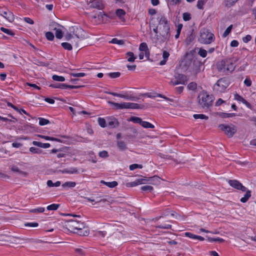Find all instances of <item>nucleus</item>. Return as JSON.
<instances>
[{"label": "nucleus", "instance_id": "603ef678", "mask_svg": "<svg viewBox=\"0 0 256 256\" xmlns=\"http://www.w3.org/2000/svg\"><path fill=\"white\" fill-rule=\"evenodd\" d=\"M208 240L210 242H222L224 240L220 238H212L208 236Z\"/></svg>", "mask_w": 256, "mask_h": 256}, {"label": "nucleus", "instance_id": "393cba45", "mask_svg": "<svg viewBox=\"0 0 256 256\" xmlns=\"http://www.w3.org/2000/svg\"><path fill=\"white\" fill-rule=\"evenodd\" d=\"M108 227H110V226H108L107 227L104 228L105 230L98 231L96 232V235L98 236L104 238L107 234V233L108 232L109 235L110 236L111 234L108 231Z\"/></svg>", "mask_w": 256, "mask_h": 256}, {"label": "nucleus", "instance_id": "49530a36", "mask_svg": "<svg viewBox=\"0 0 256 256\" xmlns=\"http://www.w3.org/2000/svg\"><path fill=\"white\" fill-rule=\"evenodd\" d=\"M56 36L58 39H60L63 37V32L60 28H56L55 32Z\"/></svg>", "mask_w": 256, "mask_h": 256}, {"label": "nucleus", "instance_id": "69168bd1", "mask_svg": "<svg viewBox=\"0 0 256 256\" xmlns=\"http://www.w3.org/2000/svg\"><path fill=\"white\" fill-rule=\"evenodd\" d=\"M106 93L108 94H111L113 96H118V97H120V98H123L124 97V94H118V93H116V92H106Z\"/></svg>", "mask_w": 256, "mask_h": 256}, {"label": "nucleus", "instance_id": "4468645a", "mask_svg": "<svg viewBox=\"0 0 256 256\" xmlns=\"http://www.w3.org/2000/svg\"><path fill=\"white\" fill-rule=\"evenodd\" d=\"M118 120L114 117L107 118L106 125L110 128H115L118 126Z\"/></svg>", "mask_w": 256, "mask_h": 256}, {"label": "nucleus", "instance_id": "cd10ccee", "mask_svg": "<svg viewBox=\"0 0 256 256\" xmlns=\"http://www.w3.org/2000/svg\"><path fill=\"white\" fill-rule=\"evenodd\" d=\"M239 0H224V4L226 7L230 8L234 6Z\"/></svg>", "mask_w": 256, "mask_h": 256}, {"label": "nucleus", "instance_id": "ddd939ff", "mask_svg": "<svg viewBox=\"0 0 256 256\" xmlns=\"http://www.w3.org/2000/svg\"><path fill=\"white\" fill-rule=\"evenodd\" d=\"M146 106L144 104L132 102H125V108L126 109H144Z\"/></svg>", "mask_w": 256, "mask_h": 256}, {"label": "nucleus", "instance_id": "6e6552de", "mask_svg": "<svg viewBox=\"0 0 256 256\" xmlns=\"http://www.w3.org/2000/svg\"><path fill=\"white\" fill-rule=\"evenodd\" d=\"M228 183L232 187L234 188L244 192L246 188L242 185L238 180H230L228 181Z\"/></svg>", "mask_w": 256, "mask_h": 256}, {"label": "nucleus", "instance_id": "f257e3e1", "mask_svg": "<svg viewBox=\"0 0 256 256\" xmlns=\"http://www.w3.org/2000/svg\"><path fill=\"white\" fill-rule=\"evenodd\" d=\"M64 227L70 232H76L80 236H87L88 232L87 230H83L86 227V224L77 220L70 219L66 220Z\"/></svg>", "mask_w": 256, "mask_h": 256}, {"label": "nucleus", "instance_id": "b1692460", "mask_svg": "<svg viewBox=\"0 0 256 256\" xmlns=\"http://www.w3.org/2000/svg\"><path fill=\"white\" fill-rule=\"evenodd\" d=\"M32 144L34 146L44 148H48L50 146V144L49 143H42L37 141H33Z\"/></svg>", "mask_w": 256, "mask_h": 256}, {"label": "nucleus", "instance_id": "2eb2a0df", "mask_svg": "<svg viewBox=\"0 0 256 256\" xmlns=\"http://www.w3.org/2000/svg\"><path fill=\"white\" fill-rule=\"evenodd\" d=\"M227 60H222L217 64V69L218 72L226 73Z\"/></svg>", "mask_w": 256, "mask_h": 256}, {"label": "nucleus", "instance_id": "f03ea898", "mask_svg": "<svg viewBox=\"0 0 256 256\" xmlns=\"http://www.w3.org/2000/svg\"><path fill=\"white\" fill-rule=\"evenodd\" d=\"M158 20L159 29L160 30V34L164 38H170V22L164 16H160L158 18Z\"/></svg>", "mask_w": 256, "mask_h": 256}, {"label": "nucleus", "instance_id": "79ce46f5", "mask_svg": "<svg viewBox=\"0 0 256 256\" xmlns=\"http://www.w3.org/2000/svg\"><path fill=\"white\" fill-rule=\"evenodd\" d=\"M104 16H106L107 17L108 16L104 12H100L98 13V14H96V15L94 16H92V18H98V19H100V18L102 19L104 18Z\"/></svg>", "mask_w": 256, "mask_h": 256}, {"label": "nucleus", "instance_id": "8fccbe9b", "mask_svg": "<svg viewBox=\"0 0 256 256\" xmlns=\"http://www.w3.org/2000/svg\"><path fill=\"white\" fill-rule=\"evenodd\" d=\"M44 208L40 207L38 208L32 209L30 210V212L32 213H41L43 212L44 211Z\"/></svg>", "mask_w": 256, "mask_h": 256}, {"label": "nucleus", "instance_id": "ea45409f", "mask_svg": "<svg viewBox=\"0 0 256 256\" xmlns=\"http://www.w3.org/2000/svg\"><path fill=\"white\" fill-rule=\"evenodd\" d=\"M98 124L102 128H105L106 126V122L104 118H99L98 120Z\"/></svg>", "mask_w": 256, "mask_h": 256}, {"label": "nucleus", "instance_id": "4be33fe9", "mask_svg": "<svg viewBox=\"0 0 256 256\" xmlns=\"http://www.w3.org/2000/svg\"><path fill=\"white\" fill-rule=\"evenodd\" d=\"M244 192L246 194H244V197L242 198L240 200V202L242 203L247 202L251 196V190L246 188Z\"/></svg>", "mask_w": 256, "mask_h": 256}, {"label": "nucleus", "instance_id": "dca6fc26", "mask_svg": "<svg viewBox=\"0 0 256 256\" xmlns=\"http://www.w3.org/2000/svg\"><path fill=\"white\" fill-rule=\"evenodd\" d=\"M234 99L244 104L248 108H252V105L250 103L247 102L244 98L242 96H240L238 94H236L234 95Z\"/></svg>", "mask_w": 256, "mask_h": 256}, {"label": "nucleus", "instance_id": "c756f323", "mask_svg": "<svg viewBox=\"0 0 256 256\" xmlns=\"http://www.w3.org/2000/svg\"><path fill=\"white\" fill-rule=\"evenodd\" d=\"M101 183L104 184L106 186L110 188L116 187L118 184V182L116 181H113L112 182H106L104 180H102Z\"/></svg>", "mask_w": 256, "mask_h": 256}, {"label": "nucleus", "instance_id": "13d9d810", "mask_svg": "<svg viewBox=\"0 0 256 256\" xmlns=\"http://www.w3.org/2000/svg\"><path fill=\"white\" fill-rule=\"evenodd\" d=\"M142 167L143 166L142 164H134L130 166V170H134L136 168H142Z\"/></svg>", "mask_w": 256, "mask_h": 256}, {"label": "nucleus", "instance_id": "bb28decb", "mask_svg": "<svg viewBox=\"0 0 256 256\" xmlns=\"http://www.w3.org/2000/svg\"><path fill=\"white\" fill-rule=\"evenodd\" d=\"M116 145L120 150L124 151L127 149L126 144L124 141L118 140Z\"/></svg>", "mask_w": 256, "mask_h": 256}, {"label": "nucleus", "instance_id": "a878e982", "mask_svg": "<svg viewBox=\"0 0 256 256\" xmlns=\"http://www.w3.org/2000/svg\"><path fill=\"white\" fill-rule=\"evenodd\" d=\"M218 116L222 118H227L234 116H236L235 113H226L222 112H219L217 113Z\"/></svg>", "mask_w": 256, "mask_h": 256}, {"label": "nucleus", "instance_id": "5fc2aeb1", "mask_svg": "<svg viewBox=\"0 0 256 256\" xmlns=\"http://www.w3.org/2000/svg\"><path fill=\"white\" fill-rule=\"evenodd\" d=\"M46 37L48 40H52L54 39V34L52 32H48L46 33Z\"/></svg>", "mask_w": 256, "mask_h": 256}, {"label": "nucleus", "instance_id": "de8ad7c7", "mask_svg": "<svg viewBox=\"0 0 256 256\" xmlns=\"http://www.w3.org/2000/svg\"><path fill=\"white\" fill-rule=\"evenodd\" d=\"M52 78L53 80L58 82H64L65 80L64 77L55 74L52 76Z\"/></svg>", "mask_w": 256, "mask_h": 256}, {"label": "nucleus", "instance_id": "c03bdc74", "mask_svg": "<svg viewBox=\"0 0 256 256\" xmlns=\"http://www.w3.org/2000/svg\"><path fill=\"white\" fill-rule=\"evenodd\" d=\"M38 120L39 124L40 126H44L50 123V120L42 118H39Z\"/></svg>", "mask_w": 256, "mask_h": 256}, {"label": "nucleus", "instance_id": "c9c22d12", "mask_svg": "<svg viewBox=\"0 0 256 256\" xmlns=\"http://www.w3.org/2000/svg\"><path fill=\"white\" fill-rule=\"evenodd\" d=\"M60 184H61L60 182V181H57L55 183H54L52 182V180H48L47 181V185L49 187H53V186L57 187V186H60Z\"/></svg>", "mask_w": 256, "mask_h": 256}, {"label": "nucleus", "instance_id": "09e8293b", "mask_svg": "<svg viewBox=\"0 0 256 256\" xmlns=\"http://www.w3.org/2000/svg\"><path fill=\"white\" fill-rule=\"evenodd\" d=\"M148 45L146 42H142L140 44L139 46V50L142 52H145L148 50Z\"/></svg>", "mask_w": 256, "mask_h": 256}, {"label": "nucleus", "instance_id": "052dcab7", "mask_svg": "<svg viewBox=\"0 0 256 256\" xmlns=\"http://www.w3.org/2000/svg\"><path fill=\"white\" fill-rule=\"evenodd\" d=\"M108 75L112 78H118L120 76V72H110L108 74Z\"/></svg>", "mask_w": 256, "mask_h": 256}, {"label": "nucleus", "instance_id": "e2e57ef3", "mask_svg": "<svg viewBox=\"0 0 256 256\" xmlns=\"http://www.w3.org/2000/svg\"><path fill=\"white\" fill-rule=\"evenodd\" d=\"M188 88L190 90H194L197 88V84L194 82H190L188 86Z\"/></svg>", "mask_w": 256, "mask_h": 256}, {"label": "nucleus", "instance_id": "473e14b6", "mask_svg": "<svg viewBox=\"0 0 256 256\" xmlns=\"http://www.w3.org/2000/svg\"><path fill=\"white\" fill-rule=\"evenodd\" d=\"M129 121L132 122L134 124H141L142 120L140 118L136 117V116H131L129 120Z\"/></svg>", "mask_w": 256, "mask_h": 256}, {"label": "nucleus", "instance_id": "2f4dec72", "mask_svg": "<svg viewBox=\"0 0 256 256\" xmlns=\"http://www.w3.org/2000/svg\"><path fill=\"white\" fill-rule=\"evenodd\" d=\"M76 186V182H66L62 184V186L64 188L66 187L72 188Z\"/></svg>", "mask_w": 256, "mask_h": 256}, {"label": "nucleus", "instance_id": "4d7b16f0", "mask_svg": "<svg viewBox=\"0 0 256 256\" xmlns=\"http://www.w3.org/2000/svg\"><path fill=\"white\" fill-rule=\"evenodd\" d=\"M140 190L142 191L150 192L154 190V188L150 186H144L141 187Z\"/></svg>", "mask_w": 256, "mask_h": 256}, {"label": "nucleus", "instance_id": "0e129e2a", "mask_svg": "<svg viewBox=\"0 0 256 256\" xmlns=\"http://www.w3.org/2000/svg\"><path fill=\"white\" fill-rule=\"evenodd\" d=\"M182 18L184 21H188L191 19V14L188 12H184Z\"/></svg>", "mask_w": 256, "mask_h": 256}, {"label": "nucleus", "instance_id": "f3484780", "mask_svg": "<svg viewBox=\"0 0 256 256\" xmlns=\"http://www.w3.org/2000/svg\"><path fill=\"white\" fill-rule=\"evenodd\" d=\"M156 40L155 42V46H157L158 48H160L162 46V44L164 42L168 40L169 38H164V37H162L160 35V38H158V36H156Z\"/></svg>", "mask_w": 256, "mask_h": 256}, {"label": "nucleus", "instance_id": "9d476101", "mask_svg": "<svg viewBox=\"0 0 256 256\" xmlns=\"http://www.w3.org/2000/svg\"><path fill=\"white\" fill-rule=\"evenodd\" d=\"M70 32L72 33L78 39H83L84 38L82 36V33L84 32L81 28L78 27L72 26L70 28Z\"/></svg>", "mask_w": 256, "mask_h": 256}, {"label": "nucleus", "instance_id": "7ed1b4c3", "mask_svg": "<svg viewBox=\"0 0 256 256\" xmlns=\"http://www.w3.org/2000/svg\"><path fill=\"white\" fill-rule=\"evenodd\" d=\"M198 104L203 108H208L212 105L214 97L212 95L202 92L199 94L198 97Z\"/></svg>", "mask_w": 256, "mask_h": 256}, {"label": "nucleus", "instance_id": "20e7f679", "mask_svg": "<svg viewBox=\"0 0 256 256\" xmlns=\"http://www.w3.org/2000/svg\"><path fill=\"white\" fill-rule=\"evenodd\" d=\"M215 36L214 34L208 29L202 28L200 32V36L198 41L203 44H210L214 42Z\"/></svg>", "mask_w": 256, "mask_h": 256}, {"label": "nucleus", "instance_id": "6ab92c4d", "mask_svg": "<svg viewBox=\"0 0 256 256\" xmlns=\"http://www.w3.org/2000/svg\"><path fill=\"white\" fill-rule=\"evenodd\" d=\"M147 180L144 179V178H140L137 179L134 182H130L128 184L132 187L136 186L138 185L146 184V181Z\"/></svg>", "mask_w": 256, "mask_h": 256}, {"label": "nucleus", "instance_id": "7c9ffc66", "mask_svg": "<svg viewBox=\"0 0 256 256\" xmlns=\"http://www.w3.org/2000/svg\"><path fill=\"white\" fill-rule=\"evenodd\" d=\"M193 58H188L186 59L184 61V66L186 68V69H190V67H192V62Z\"/></svg>", "mask_w": 256, "mask_h": 256}, {"label": "nucleus", "instance_id": "774afa93", "mask_svg": "<svg viewBox=\"0 0 256 256\" xmlns=\"http://www.w3.org/2000/svg\"><path fill=\"white\" fill-rule=\"evenodd\" d=\"M98 154H99L100 156L102 158H106L108 156V152L106 150H103V151L100 152H99Z\"/></svg>", "mask_w": 256, "mask_h": 256}, {"label": "nucleus", "instance_id": "bf43d9fd", "mask_svg": "<svg viewBox=\"0 0 256 256\" xmlns=\"http://www.w3.org/2000/svg\"><path fill=\"white\" fill-rule=\"evenodd\" d=\"M33 63L36 65L40 66H47L48 65V64H46L44 62L40 61L39 60H36V59L34 60V62H33Z\"/></svg>", "mask_w": 256, "mask_h": 256}, {"label": "nucleus", "instance_id": "a211bd4d", "mask_svg": "<svg viewBox=\"0 0 256 256\" xmlns=\"http://www.w3.org/2000/svg\"><path fill=\"white\" fill-rule=\"evenodd\" d=\"M58 172H61L62 174H77L78 172V169L76 168H64V170H60L58 171Z\"/></svg>", "mask_w": 256, "mask_h": 256}, {"label": "nucleus", "instance_id": "72a5a7b5", "mask_svg": "<svg viewBox=\"0 0 256 256\" xmlns=\"http://www.w3.org/2000/svg\"><path fill=\"white\" fill-rule=\"evenodd\" d=\"M140 125L144 128H154V126L150 122L142 120V121Z\"/></svg>", "mask_w": 256, "mask_h": 256}, {"label": "nucleus", "instance_id": "5701e85b", "mask_svg": "<svg viewBox=\"0 0 256 256\" xmlns=\"http://www.w3.org/2000/svg\"><path fill=\"white\" fill-rule=\"evenodd\" d=\"M108 103L112 106H114L116 110L125 108V102L119 104L111 101H108Z\"/></svg>", "mask_w": 256, "mask_h": 256}, {"label": "nucleus", "instance_id": "3c124183", "mask_svg": "<svg viewBox=\"0 0 256 256\" xmlns=\"http://www.w3.org/2000/svg\"><path fill=\"white\" fill-rule=\"evenodd\" d=\"M84 86L82 85H76V86H72V85H68L65 84V86L64 89L66 88H71V89H78L80 88L84 87Z\"/></svg>", "mask_w": 256, "mask_h": 256}, {"label": "nucleus", "instance_id": "f8f14e48", "mask_svg": "<svg viewBox=\"0 0 256 256\" xmlns=\"http://www.w3.org/2000/svg\"><path fill=\"white\" fill-rule=\"evenodd\" d=\"M196 50H198V55H200L201 57L204 58L206 56L207 54H208V52L206 50L203 49L202 48H196L194 49L190 50V52L189 54L186 53V55L191 54L192 56L196 52Z\"/></svg>", "mask_w": 256, "mask_h": 256}, {"label": "nucleus", "instance_id": "423d86ee", "mask_svg": "<svg viewBox=\"0 0 256 256\" xmlns=\"http://www.w3.org/2000/svg\"><path fill=\"white\" fill-rule=\"evenodd\" d=\"M218 127L229 138L232 137L237 131L236 127L234 125L228 126L221 124L219 125Z\"/></svg>", "mask_w": 256, "mask_h": 256}, {"label": "nucleus", "instance_id": "6e6d98bb", "mask_svg": "<svg viewBox=\"0 0 256 256\" xmlns=\"http://www.w3.org/2000/svg\"><path fill=\"white\" fill-rule=\"evenodd\" d=\"M232 28V24H231L229 26H228L222 34L223 37H226V36H228L230 33Z\"/></svg>", "mask_w": 256, "mask_h": 256}, {"label": "nucleus", "instance_id": "4c0bfd02", "mask_svg": "<svg viewBox=\"0 0 256 256\" xmlns=\"http://www.w3.org/2000/svg\"><path fill=\"white\" fill-rule=\"evenodd\" d=\"M110 42L118 45H123L124 44V40H118L116 38H114Z\"/></svg>", "mask_w": 256, "mask_h": 256}, {"label": "nucleus", "instance_id": "37998d69", "mask_svg": "<svg viewBox=\"0 0 256 256\" xmlns=\"http://www.w3.org/2000/svg\"><path fill=\"white\" fill-rule=\"evenodd\" d=\"M60 206L59 204H53L48 206L47 210H56L59 208Z\"/></svg>", "mask_w": 256, "mask_h": 256}, {"label": "nucleus", "instance_id": "f704fd0d", "mask_svg": "<svg viewBox=\"0 0 256 256\" xmlns=\"http://www.w3.org/2000/svg\"><path fill=\"white\" fill-rule=\"evenodd\" d=\"M124 98L126 100H132V101H138L140 98H138V97H136V96H132V95L130 96H129L127 94H125L124 95Z\"/></svg>", "mask_w": 256, "mask_h": 256}, {"label": "nucleus", "instance_id": "a18cd8bd", "mask_svg": "<svg viewBox=\"0 0 256 256\" xmlns=\"http://www.w3.org/2000/svg\"><path fill=\"white\" fill-rule=\"evenodd\" d=\"M50 87L52 88H58L60 89H64L65 84H55L50 85Z\"/></svg>", "mask_w": 256, "mask_h": 256}, {"label": "nucleus", "instance_id": "338daca9", "mask_svg": "<svg viewBox=\"0 0 256 256\" xmlns=\"http://www.w3.org/2000/svg\"><path fill=\"white\" fill-rule=\"evenodd\" d=\"M157 228H164V229H170L172 228L171 224H160L156 226Z\"/></svg>", "mask_w": 256, "mask_h": 256}, {"label": "nucleus", "instance_id": "412c9836", "mask_svg": "<svg viewBox=\"0 0 256 256\" xmlns=\"http://www.w3.org/2000/svg\"><path fill=\"white\" fill-rule=\"evenodd\" d=\"M236 68V66L230 60H227L226 64V73L232 72Z\"/></svg>", "mask_w": 256, "mask_h": 256}, {"label": "nucleus", "instance_id": "39448f33", "mask_svg": "<svg viewBox=\"0 0 256 256\" xmlns=\"http://www.w3.org/2000/svg\"><path fill=\"white\" fill-rule=\"evenodd\" d=\"M230 82L225 78L219 79L214 86V90L216 93L224 92L226 88L229 86Z\"/></svg>", "mask_w": 256, "mask_h": 256}, {"label": "nucleus", "instance_id": "e433bc0d", "mask_svg": "<svg viewBox=\"0 0 256 256\" xmlns=\"http://www.w3.org/2000/svg\"><path fill=\"white\" fill-rule=\"evenodd\" d=\"M193 117L194 119H202L207 120L208 117L204 114H194L193 115Z\"/></svg>", "mask_w": 256, "mask_h": 256}, {"label": "nucleus", "instance_id": "58836bf2", "mask_svg": "<svg viewBox=\"0 0 256 256\" xmlns=\"http://www.w3.org/2000/svg\"><path fill=\"white\" fill-rule=\"evenodd\" d=\"M30 151L32 154H41L42 152V150L41 149L35 147H30Z\"/></svg>", "mask_w": 256, "mask_h": 256}, {"label": "nucleus", "instance_id": "9b49d317", "mask_svg": "<svg viewBox=\"0 0 256 256\" xmlns=\"http://www.w3.org/2000/svg\"><path fill=\"white\" fill-rule=\"evenodd\" d=\"M0 15L4 16L9 22H12L14 20V15L8 10H0Z\"/></svg>", "mask_w": 256, "mask_h": 256}, {"label": "nucleus", "instance_id": "680f3d73", "mask_svg": "<svg viewBox=\"0 0 256 256\" xmlns=\"http://www.w3.org/2000/svg\"><path fill=\"white\" fill-rule=\"evenodd\" d=\"M116 14L117 16L122 18L126 14V12L122 9H118L116 10Z\"/></svg>", "mask_w": 256, "mask_h": 256}, {"label": "nucleus", "instance_id": "aec40b11", "mask_svg": "<svg viewBox=\"0 0 256 256\" xmlns=\"http://www.w3.org/2000/svg\"><path fill=\"white\" fill-rule=\"evenodd\" d=\"M195 34L193 29L188 32V35L186 38V42L188 44H190L195 38Z\"/></svg>", "mask_w": 256, "mask_h": 256}, {"label": "nucleus", "instance_id": "864d4df0", "mask_svg": "<svg viewBox=\"0 0 256 256\" xmlns=\"http://www.w3.org/2000/svg\"><path fill=\"white\" fill-rule=\"evenodd\" d=\"M0 30L2 32L8 34V35L12 36H14V33L11 30L6 28H4V27H2L0 28Z\"/></svg>", "mask_w": 256, "mask_h": 256}, {"label": "nucleus", "instance_id": "a19ab883", "mask_svg": "<svg viewBox=\"0 0 256 256\" xmlns=\"http://www.w3.org/2000/svg\"><path fill=\"white\" fill-rule=\"evenodd\" d=\"M61 45L62 48L66 50H71L72 48V44L66 42H62Z\"/></svg>", "mask_w": 256, "mask_h": 256}, {"label": "nucleus", "instance_id": "0eeeda50", "mask_svg": "<svg viewBox=\"0 0 256 256\" xmlns=\"http://www.w3.org/2000/svg\"><path fill=\"white\" fill-rule=\"evenodd\" d=\"M202 62L197 58H193L190 72L194 74H197L200 72V68L202 66Z\"/></svg>", "mask_w": 256, "mask_h": 256}, {"label": "nucleus", "instance_id": "1a4fd4ad", "mask_svg": "<svg viewBox=\"0 0 256 256\" xmlns=\"http://www.w3.org/2000/svg\"><path fill=\"white\" fill-rule=\"evenodd\" d=\"M90 8L102 10L104 6L102 0H90L89 2Z\"/></svg>", "mask_w": 256, "mask_h": 256}, {"label": "nucleus", "instance_id": "c85d7f7f", "mask_svg": "<svg viewBox=\"0 0 256 256\" xmlns=\"http://www.w3.org/2000/svg\"><path fill=\"white\" fill-rule=\"evenodd\" d=\"M126 58H128V61L130 62H134L136 57L134 56V53L132 52H128L126 53Z\"/></svg>", "mask_w": 256, "mask_h": 256}]
</instances>
